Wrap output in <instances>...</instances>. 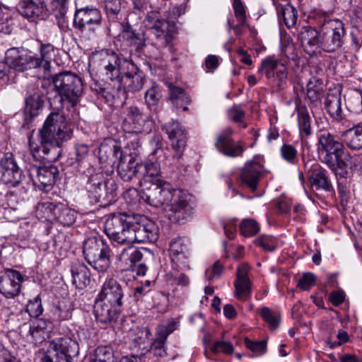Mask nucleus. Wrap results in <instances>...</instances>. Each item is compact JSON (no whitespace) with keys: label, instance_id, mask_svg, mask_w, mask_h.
<instances>
[{"label":"nucleus","instance_id":"obj_39","mask_svg":"<svg viewBox=\"0 0 362 362\" xmlns=\"http://www.w3.org/2000/svg\"><path fill=\"white\" fill-rule=\"evenodd\" d=\"M94 269L98 272L107 270L110 264V248L109 246L104 248L103 252H98L95 257L87 262Z\"/></svg>","mask_w":362,"mask_h":362},{"label":"nucleus","instance_id":"obj_23","mask_svg":"<svg viewBox=\"0 0 362 362\" xmlns=\"http://www.w3.org/2000/svg\"><path fill=\"white\" fill-rule=\"evenodd\" d=\"M148 117L136 106L132 105L126 109V117L124 128L126 132L141 133Z\"/></svg>","mask_w":362,"mask_h":362},{"label":"nucleus","instance_id":"obj_42","mask_svg":"<svg viewBox=\"0 0 362 362\" xmlns=\"http://www.w3.org/2000/svg\"><path fill=\"white\" fill-rule=\"evenodd\" d=\"M73 305L69 299L63 298L54 307L53 315L59 321L68 320L72 317Z\"/></svg>","mask_w":362,"mask_h":362},{"label":"nucleus","instance_id":"obj_22","mask_svg":"<svg viewBox=\"0 0 362 362\" xmlns=\"http://www.w3.org/2000/svg\"><path fill=\"white\" fill-rule=\"evenodd\" d=\"M124 291L122 286L114 279H109L105 281L98 298L112 303L115 306L122 307Z\"/></svg>","mask_w":362,"mask_h":362},{"label":"nucleus","instance_id":"obj_62","mask_svg":"<svg viewBox=\"0 0 362 362\" xmlns=\"http://www.w3.org/2000/svg\"><path fill=\"white\" fill-rule=\"evenodd\" d=\"M211 350L214 353L222 351L226 354H230L233 352V346L230 342L218 341L214 344Z\"/></svg>","mask_w":362,"mask_h":362},{"label":"nucleus","instance_id":"obj_16","mask_svg":"<svg viewBox=\"0 0 362 362\" xmlns=\"http://www.w3.org/2000/svg\"><path fill=\"white\" fill-rule=\"evenodd\" d=\"M2 180L10 187H16L25 178L23 170L18 167L13 155L6 153L0 160Z\"/></svg>","mask_w":362,"mask_h":362},{"label":"nucleus","instance_id":"obj_55","mask_svg":"<svg viewBox=\"0 0 362 362\" xmlns=\"http://www.w3.org/2000/svg\"><path fill=\"white\" fill-rule=\"evenodd\" d=\"M169 251L170 256L190 252L186 241L181 238H175L170 242Z\"/></svg>","mask_w":362,"mask_h":362},{"label":"nucleus","instance_id":"obj_47","mask_svg":"<svg viewBox=\"0 0 362 362\" xmlns=\"http://www.w3.org/2000/svg\"><path fill=\"white\" fill-rule=\"evenodd\" d=\"M86 270L83 267L72 269L73 283L78 288H83L90 282V279Z\"/></svg>","mask_w":362,"mask_h":362},{"label":"nucleus","instance_id":"obj_18","mask_svg":"<svg viewBox=\"0 0 362 362\" xmlns=\"http://www.w3.org/2000/svg\"><path fill=\"white\" fill-rule=\"evenodd\" d=\"M23 275L18 271L7 269L0 278V293L6 298H13L21 291Z\"/></svg>","mask_w":362,"mask_h":362},{"label":"nucleus","instance_id":"obj_7","mask_svg":"<svg viewBox=\"0 0 362 362\" xmlns=\"http://www.w3.org/2000/svg\"><path fill=\"white\" fill-rule=\"evenodd\" d=\"M42 362H72L79 354L78 343L69 337H60L45 344Z\"/></svg>","mask_w":362,"mask_h":362},{"label":"nucleus","instance_id":"obj_20","mask_svg":"<svg viewBox=\"0 0 362 362\" xmlns=\"http://www.w3.org/2000/svg\"><path fill=\"white\" fill-rule=\"evenodd\" d=\"M250 267L247 264H240L236 272V279L234 282L235 296L238 299L245 301L251 296L252 283L248 277Z\"/></svg>","mask_w":362,"mask_h":362},{"label":"nucleus","instance_id":"obj_9","mask_svg":"<svg viewBox=\"0 0 362 362\" xmlns=\"http://www.w3.org/2000/svg\"><path fill=\"white\" fill-rule=\"evenodd\" d=\"M164 210L172 223H183L192 214L189 195L180 189H173Z\"/></svg>","mask_w":362,"mask_h":362},{"label":"nucleus","instance_id":"obj_52","mask_svg":"<svg viewBox=\"0 0 362 362\" xmlns=\"http://www.w3.org/2000/svg\"><path fill=\"white\" fill-rule=\"evenodd\" d=\"M186 270L181 269L172 268V271L169 274L172 279L173 284L181 286H187L189 284V278L185 274Z\"/></svg>","mask_w":362,"mask_h":362},{"label":"nucleus","instance_id":"obj_13","mask_svg":"<svg viewBox=\"0 0 362 362\" xmlns=\"http://www.w3.org/2000/svg\"><path fill=\"white\" fill-rule=\"evenodd\" d=\"M6 60L10 68L18 71L38 68L39 60L22 47H12L6 52Z\"/></svg>","mask_w":362,"mask_h":362},{"label":"nucleus","instance_id":"obj_50","mask_svg":"<svg viewBox=\"0 0 362 362\" xmlns=\"http://www.w3.org/2000/svg\"><path fill=\"white\" fill-rule=\"evenodd\" d=\"M281 158L288 163L296 164L298 160V151L291 144H284L280 148Z\"/></svg>","mask_w":362,"mask_h":362},{"label":"nucleus","instance_id":"obj_43","mask_svg":"<svg viewBox=\"0 0 362 362\" xmlns=\"http://www.w3.org/2000/svg\"><path fill=\"white\" fill-rule=\"evenodd\" d=\"M139 179H144L148 182H153V178L160 175V169L157 163L148 161L139 164Z\"/></svg>","mask_w":362,"mask_h":362},{"label":"nucleus","instance_id":"obj_53","mask_svg":"<svg viewBox=\"0 0 362 362\" xmlns=\"http://www.w3.org/2000/svg\"><path fill=\"white\" fill-rule=\"evenodd\" d=\"M69 3L70 0H51L48 6L57 18H62L68 11Z\"/></svg>","mask_w":362,"mask_h":362},{"label":"nucleus","instance_id":"obj_3","mask_svg":"<svg viewBox=\"0 0 362 362\" xmlns=\"http://www.w3.org/2000/svg\"><path fill=\"white\" fill-rule=\"evenodd\" d=\"M319 30L311 26H303L298 38L305 52L312 56L320 49L328 53L338 52L344 44V24L338 19L327 20L318 23Z\"/></svg>","mask_w":362,"mask_h":362},{"label":"nucleus","instance_id":"obj_45","mask_svg":"<svg viewBox=\"0 0 362 362\" xmlns=\"http://www.w3.org/2000/svg\"><path fill=\"white\" fill-rule=\"evenodd\" d=\"M279 18L284 21L285 25L288 28L296 25L298 20V11L295 7L291 4H286L281 7L279 13Z\"/></svg>","mask_w":362,"mask_h":362},{"label":"nucleus","instance_id":"obj_29","mask_svg":"<svg viewBox=\"0 0 362 362\" xmlns=\"http://www.w3.org/2000/svg\"><path fill=\"white\" fill-rule=\"evenodd\" d=\"M308 176L312 187L316 190L322 189L329 192L332 188L327 170L320 166L308 172Z\"/></svg>","mask_w":362,"mask_h":362},{"label":"nucleus","instance_id":"obj_25","mask_svg":"<svg viewBox=\"0 0 362 362\" xmlns=\"http://www.w3.org/2000/svg\"><path fill=\"white\" fill-rule=\"evenodd\" d=\"M58 170L54 166L34 167L30 170V176L34 183L44 187L52 186L55 183Z\"/></svg>","mask_w":362,"mask_h":362},{"label":"nucleus","instance_id":"obj_51","mask_svg":"<svg viewBox=\"0 0 362 362\" xmlns=\"http://www.w3.org/2000/svg\"><path fill=\"white\" fill-rule=\"evenodd\" d=\"M99 362H114V353L110 346H98L95 350L94 358Z\"/></svg>","mask_w":362,"mask_h":362},{"label":"nucleus","instance_id":"obj_1","mask_svg":"<svg viewBox=\"0 0 362 362\" xmlns=\"http://www.w3.org/2000/svg\"><path fill=\"white\" fill-rule=\"evenodd\" d=\"M102 80L112 88L135 93L143 88L145 81L144 72L131 60L121 59L117 54L110 49H103L93 56Z\"/></svg>","mask_w":362,"mask_h":362},{"label":"nucleus","instance_id":"obj_33","mask_svg":"<svg viewBox=\"0 0 362 362\" xmlns=\"http://www.w3.org/2000/svg\"><path fill=\"white\" fill-rule=\"evenodd\" d=\"M105 9L110 22H119L125 16L122 0H105Z\"/></svg>","mask_w":362,"mask_h":362},{"label":"nucleus","instance_id":"obj_41","mask_svg":"<svg viewBox=\"0 0 362 362\" xmlns=\"http://www.w3.org/2000/svg\"><path fill=\"white\" fill-rule=\"evenodd\" d=\"M307 96L314 107L320 106L323 96L322 83L318 80L315 79V81L310 80L307 84Z\"/></svg>","mask_w":362,"mask_h":362},{"label":"nucleus","instance_id":"obj_6","mask_svg":"<svg viewBox=\"0 0 362 362\" xmlns=\"http://www.w3.org/2000/svg\"><path fill=\"white\" fill-rule=\"evenodd\" d=\"M86 189L91 202L106 206L115 201L118 185L115 180H105L103 175L96 174L89 177Z\"/></svg>","mask_w":362,"mask_h":362},{"label":"nucleus","instance_id":"obj_17","mask_svg":"<svg viewBox=\"0 0 362 362\" xmlns=\"http://www.w3.org/2000/svg\"><path fill=\"white\" fill-rule=\"evenodd\" d=\"M169 139L171 141L173 148L176 153L173 158H181L187 143V134L183 127L177 121H172L163 126Z\"/></svg>","mask_w":362,"mask_h":362},{"label":"nucleus","instance_id":"obj_63","mask_svg":"<svg viewBox=\"0 0 362 362\" xmlns=\"http://www.w3.org/2000/svg\"><path fill=\"white\" fill-rule=\"evenodd\" d=\"M315 283V276L312 273L304 274L298 280V286L303 290H308L314 286Z\"/></svg>","mask_w":362,"mask_h":362},{"label":"nucleus","instance_id":"obj_40","mask_svg":"<svg viewBox=\"0 0 362 362\" xmlns=\"http://www.w3.org/2000/svg\"><path fill=\"white\" fill-rule=\"evenodd\" d=\"M298 123L301 138L308 136L312 133L311 118L308 110L304 106L298 107Z\"/></svg>","mask_w":362,"mask_h":362},{"label":"nucleus","instance_id":"obj_4","mask_svg":"<svg viewBox=\"0 0 362 362\" xmlns=\"http://www.w3.org/2000/svg\"><path fill=\"white\" fill-rule=\"evenodd\" d=\"M54 86L53 90L59 98L60 107L66 102L71 107L75 106L83 93V83L81 78L71 71H63L51 76Z\"/></svg>","mask_w":362,"mask_h":362},{"label":"nucleus","instance_id":"obj_21","mask_svg":"<svg viewBox=\"0 0 362 362\" xmlns=\"http://www.w3.org/2000/svg\"><path fill=\"white\" fill-rule=\"evenodd\" d=\"M45 212L64 226H70L75 221V212L66 205L52 202L43 204Z\"/></svg>","mask_w":362,"mask_h":362},{"label":"nucleus","instance_id":"obj_32","mask_svg":"<svg viewBox=\"0 0 362 362\" xmlns=\"http://www.w3.org/2000/svg\"><path fill=\"white\" fill-rule=\"evenodd\" d=\"M139 164L133 158H129L128 161L126 158L121 160L117 167L119 175L125 182L132 180L134 177L139 179Z\"/></svg>","mask_w":362,"mask_h":362},{"label":"nucleus","instance_id":"obj_15","mask_svg":"<svg viewBox=\"0 0 362 362\" xmlns=\"http://www.w3.org/2000/svg\"><path fill=\"white\" fill-rule=\"evenodd\" d=\"M156 184H152L149 187L142 190L140 193L141 198L147 204L159 207L166 206L170 197L173 189L168 185H161L160 180H156Z\"/></svg>","mask_w":362,"mask_h":362},{"label":"nucleus","instance_id":"obj_35","mask_svg":"<svg viewBox=\"0 0 362 362\" xmlns=\"http://www.w3.org/2000/svg\"><path fill=\"white\" fill-rule=\"evenodd\" d=\"M342 141L354 150L362 148V126H358L343 132L341 134Z\"/></svg>","mask_w":362,"mask_h":362},{"label":"nucleus","instance_id":"obj_37","mask_svg":"<svg viewBox=\"0 0 362 362\" xmlns=\"http://www.w3.org/2000/svg\"><path fill=\"white\" fill-rule=\"evenodd\" d=\"M142 257V252L132 245L123 248L118 256L119 260L127 267V269L132 268L135 264L141 260Z\"/></svg>","mask_w":362,"mask_h":362},{"label":"nucleus","instance_id":"obj_31","mask_svg":"<svg viewBox=\"0 0 362 362\" xmlns=\"http://www.w3.org/2000/svg\"><path fill=\"white\" fill-rule=\"evenodd\" d=\"M169 88V98L176 108H182L184 111L188 110L187 105L191 103L190 96L185 90L172 83L168 85Z\"/></svg>","mask_w":362,"mask_h":362},{"label":"nucleus","instance_id":"obj_38","mask_svg":"<svg viewBox=\"0 0 362 362\" xmlns=\"http://www.w3.org/2000/svg\"><path fill=\"white\" fill-rule=\"evenodd\" d=\"M108 245L102 240L96 237L88 238L83 243V252L86 260L88 262L98 252H103L104 248H107Z\"/></svg>","mask_w":362,"mask_h":362},{"label":"nucleus","instance_id":"obj_60","mask_svg":"<svg viewBox=\"0 0 362 362\" xmlns=\"http://www.w3.org/2000/svg\"><path fill=\"white\" fill-rule=\"evenodd\" d=\"M255 242L257 245L269 252H272L276 248V240L271 236L262 235L257 238Z\"/></svg>","mask_w":362,"mask_h":362},{"label":"nucleus","instance_id":"obj_2","mask_svg":"<svg viewBox=\"0 0 362 362\" xmlns=\"http://www.w3.org/2000/svg\"><path fill=\"white\" fill-rule=\"evenodd\" d=\"M73 136V127L60 112H50L38 132L39 144L29 138V147L36 160L56 161L60 154V146Z\"/></svg>","mask_w":362,"mask_h":362},{"label":"nucleus","instance_id":"obj_61","mask_svg":"<svg viewBox=\"0 0 362 362\" xmlns=\"http://www.w3.org/2000/svg\"><path fill=\"white\" fill-rule=\"evenodd\" d=\"M147 351H150L154 356L158 358H163L167 355L165 342L156 339L151 343V349Z\"/></svg>","mask_w":362,"mask_h":362},{"label":"nucleus","instance_id":"obj_8","mask_svg":"<svg viewBox=\"0 0 362 362\" xmlns=\"http://www.w3.org/2000/svg\"><path fill=\"white\" fill-rule=\"evenodd\" d=\"M102 23L100 11L93 7H85L76 9L73 22L74 27L78 30L80 36L86 40L93 39Z\"/></svg>","mask_w":362,"mask_h":362},{"label":"nucleus","instance_id":"obj_10","mask_svg":"<svg viewBox=\"0 0 362 362\" xmlns=\"http://www.w3.org/2000/svg\"><path fill=\"white\" fill-rule=\"evenodd\" d=\"M132 214L110 215L105 223V232L114 243L129 245Z\"/></svg>","mask_w":362,"mask_h":362},{"label":"nucleus","instance_id":"obj_57","mask_svg":"<svg viewBox=\"0 0 362 362\" xmlns=\"http://www.w3.org/2000/svg\"><path fill=\"white\" fill-rule=\"evenodd\" d=\"M245 344L246 347L255 353L256 356H261L267 351V342L264 340L252 341L248 338H245Z\"/></svg>","mask_w":362,"mask_h":362},{"label":"nucleus","instance_id":"obj_30","mask_svg":"<svg viewBox=\"0 0 362 362\" xmlns=\"http://www.w3.org/2000/svg\"><path fill=\"white\" fill-rule=\"evenodd\" d=\"M325 105L329 115L336 120L343 118L341 93L338 90L329 92L325 98Z\"/></svg>","mask_w":362,"mask_h":362},{"label":"nucleus","instance_id":"obj_12","mask_svg":"<svg viewBox=\"0 0 362 362\" xmlns=\"http://www.w3.org/2000/svg\"><path fill=\"white\" fill-rule=\"evenodd\" d=\"M146 28L153 30L159 41V45L166 47L173 40L175 23L174 21L161 19L156 11L148 12L144 21Z\"/></svg>","mask_w":362,"mask_h":362},{"label":"nucleus","instance_id":"obj_26","mask_svg":"<svg viewBox=\"0 0 362 362\" xmlns=\"http://www.w3.org/2000/svg\"><path fill=\"white\" fill-rule=\"evenodd\" d=\"M262 175V166L257 162L249 161L242 170L240 178L252 191H255Z\"/></svg>","mask_w":362,"mask_h":362},{"label":"nucleus","instance_id":"obj_58","mask_svg":"<svg viewBox=\"0 0 362 362\" xmlns=\"http://www.w3.org/2000/svg\"><path fill=\"white\" fill-rule=\"evenodd\" d=\"M26 312L32 317H39L43 312L41 298L37 296L33 300L29 301L26 306Z\"/></svg>","mask_w":362,"mask_h":362},{"label":"nucleus","instance_id":"obj_5","mask_svg":"<svg viewBox=\"0 0 362 362\" xmlns=\"http://www.w3.org/2000/svg\"><path fill=\"white\" fill-rule=\"evenodd\" d=\"M317 151L321 161L331 171H340L344 164V156L347 153L342 142L328 132H321L317 135Z\"/></svg>","mask_w":362,"mask_h":362},{"label":"nucleus","instance_id":"obj_46","mask_svg":"<svg viewBox=\"0 0 362 362\" xmlns=\"http://www.w3.org/2000/svg\"><path fill=\"white\" fill-rule=\"evenodd\" d=\"M49 322L43 319H37L30 325L29 333L36 340L44 338L42 334L47 329Z\"/></svg>","mask_w":362,"mask_h":362},{"label":"nucleus","instance_id":"obj_64","mask_svg":"<svg viewBox=\"0 0 362 362\" xmlns=\"http://www.w3.org/2000/svg\"><path fill=\"white\" fill-rule=\"evenodd\" d=\"M75 160L77 163L83 161L88 153V146L86 144H76L74 146Z\"/></svg>","mask_w":362,"mask_h":362},{"label":"nucleus","instance_id":"obj_24","mask_svg":"<svg viewBox=\"0 0 362 362\" xmlns=\"http://www.w3.org/2000/svg\"><path fill=\"white\" fill-rule=\"evenodd\" d=\"M120 309L121 307L115 306V305L98 298L95 303L94 314L97 320L102 323H107L117 317Z\"/></svg>","mask_w":362,"mask_h":362},{"label":"nucleus","instance_id":"obj_48","mask_svg":"<svg viewBox=\"0 0 362 362\" xmlns=\"http://www.w3.org/2000/svg\"><path fill=\"white\" fill-rule=\"evenodd\" d=\"M145 103L149 108L156 107L160 99L161 94L158 86L153 85L145 93Z\"/></svg>","mask_w":362,"mask_h":362},{"label":"nucleus","instance_id":"obj_11","mask_svg":"<svg viewBox=\"0 0 362 362\" xmlns=\"http://www.w3.org/2000/svg\"><path fill=\"white\" fill-rule=\"evenodd\" d=\"M159 229L155 222L140 214H132L129 245L134 243L155 242Z\"/></svg>","mask_w":362,"mask_h":362},{"label":"nucleus","instance_id":"obj_56","mask_svg":"<svg viewBox=\"0 0 362 362\" xmlns=\"http://www.w3.org/2000/svg\"><path fill=\"white\" fill-rule=\"evenodd\" d=\"M259 230V226L253 219H245L240 224V231L245 237L254 236Z\"/></svg>","mask_w":362,"mask_h":362},{"label":"nucleus","instance_id":"obj_14","mask_svg":"<svg viewBox=\"0 0 362 362\" xmlns=\"http://www.w3.org/2000/svg\"><path fill=\"white\" fill-rule=\"evenodd\" d=\"M258 73L264 74L267 78L276 82L277 86L281 88L287 78L286 61L268 57L262 61Z\"/></svg>","mask_w":362,"mask_h":362},{"label":"nucleus","instance_id":"obj_36","mask_svg":"<svg viewBox=\"0 0 362 362\" xmlns=\"http://www.w3.org/2000/svg\"><path fill=\"white\" fill-rule=\"evenodd\" d=\"M46 8L44 5L37 4L33 0H21L17 6L18 11L27 18H34L42 15Z\"/></svg>","mask_w":362,"mask_h":362},{"label":"nucleus","instance_id":"obj_44","mask_svg":"<svg viewBox=\"0 0 362 362\" xmlns=\"http://www.w3.org/2000/svg\"><path fill=\"white\" fill-rule=\"evenodd\" d=\"M40 51L41 57H37L40 61L38 68L42 66L45 71H49L51 69V62L54 57V47L51 44H42Z\"/></svg>","mask_w":362,"mask_h":362},{"label":"nucleus","instance_id":"obj_49","mask_svg":"<svg viewBox=\"0 0 362 362\" xmlns=\"http://www.w3.org/2000/svg\"><path fill=\"white\" fill-rule=\"evenodd\" d=\"M172 262V268L181 269L182 270H189L190 252L182 254H178L170 256Z\"/></svg>","mask_w":362,"mask_h":362},{"label":"nucleus","instance_id":"obj_27","mask_svg":"<svg viewBox=\"0 0 362 362\" xmlns=\"http://www.w3.org/2000/svg\"><path fill=\"white\" fill-rule=\"evenodd\" d=\"M50 85V82L48 80L44 79L42 81L41 88L45 90L42 92H35L25 100V110L28 112L31 117H35L38 115V111L41 110L44 106L45 100L43 95L47 94L46 88Z\"/></svg>","mask_w":362,"mask_h":362},{"label":"nucleus","instance_id":"obj_19","mask_svg":"<svg viewBox=\"0 0 362 362\" xmlns=\"http://www.w3.org/2000/svg\"><path fill=\"white\" fill-rule=\"evenodd\" d=\"M233 130L227 128L216 139L215 146L223 155L228 157H238L242 155L244 148L239 142L232 139Z\"/></svg>","mask_w":362,"mask_h":362},{"label":"nucleus","instance_id":"obj_59","mask_svg":"<svg viewBox=\"0 0 362 362\" xmlns=\"http://www.w3.org/2000/svg\"><path fill=\"white\" fill-rule=\"evenodd\" d=\"M233 8L238 21L243 25H247L246 22V12L241 0H233Z\"/></svg>","mask_w":362,"mask_h":362},{"label":"nucleus","instance_id":"obj_54","mask_svg":"<svg viewBox=\"0 0 362 362\" xmlns=\"http://www.w3.org/2000/svg\"><path fill=\"white\" fill-rule=\"evenodd\" d=\"M262 319L269 325L270 328L275 329L279 323V315L267 307H263L259 310Z\"/></svg>","mask_w":362,"mask_h":362},{"label":"nucleus","instance_id":"obj_28","mask_svg":"<svg viewBox=\"0 0 362 362\" xmlns=\"http://www.w3.org/2000/svg\"><path fill=\"white\" fill-rule=\"evenodd\" d=\"M342 160L344 161V164L341 166L340 165L341 172L337 171V170L336 171H332L338 181L340 179H345L347 177V168H349L353 175L362 176V160L359 158L351 156L347 152Z\"/></svg>","mask_w":362,"mask_h":362},{"label":"nucleus","instance_id":"obj_34","mask_svg":"<svg viewBox=\"0 0 362 362\" xmlns=\"http://www.w3.org/2000/svg\"><path fill=\"white\" fill-rule=\"evenodd\" d=\"M122 37L127 40L130 45H136L138 48L146 45V37L144 33H136L127 23H121Z\"/></svg>","mask_w":362,"mask_h":362}]
</instances>
